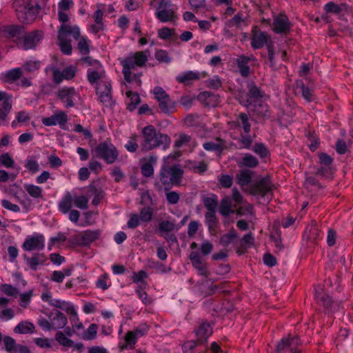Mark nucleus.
Instances as JSON below:
<instances>
[{"label":"nucleus","mask_w":353,"mask_h":353,"mask_svg":"<svg viewBox=\"0 0 353 353\" xmlns=\"http://www.w3.org/2000/svg\"><path fill=\"white\" fill-rule=\"evenodd\" d=\"M6 37L9 39H17L21 41L25 33V28L23 26H8L4 28L3 30Z\"/></svg>","instance_id":"obj_20"},{"label":"nucleus","mask_w":353,"mask_h":353,"mask_svg":"<svg viewBox=\"0 0 353 353\" xmlns=\"http://www.w3.org/2000/svg\"><path fill=\"white\" fill-rule=\"evenodd\" d=\"M92 152L108 164L114 163L119 157V151L111 143L104 141L95 147Z\"/></svg>","instance_id":"obj_5"},{"label":"nucleus","mask_w":353,"mask_h":353,"mask_svg":"<svg viewBox=\"0 0 353 353\" xmlns=\"http://www.w3.org/2000/svg\"><path fill=\"white\" fill-rule=\"evenodd\" d=\"M24 188L26 192L34 198L42 197V189L37 185L31 184H26Z\"/></svg>","instance_id":"obj_46"},{"label":"nucleus","mask_w":353,"mask_h":353,"mask_svg":"<svg viewBox=\"0 0 353 353\" xmlns=\"http://www.w3.org/2000/svg\"><path fill=\"white\" fill-rule=\"evenodd\" d=\"M254 244V236L252 233L245 234L241 239V247L243 249L250 248Z\"/></svg>","instance_id":"obj_59"},{"label":"nucleus","mask_w":353,"mask_h":353,"mask_svg":"<svg viewBox=\"0 0 353 353\" xmlns=\"http://www.w3.org/2000/svg\"><path fill=\"white\" fill-rule=\"evenodd\" d=\"M68 121L67 114L61 110L57 111L54 114L49 117L42 119V123L46 126H52L59 125L63 130H66L65 125Z\"/></svg>","instance_id":"obj_12"},{"label":"nucleus","mask_w":353,"mask_h":353,"mask_svg":"<svg viewBox=\"0 0 353 353\" xmlns=\"http://www.w3.org/2000/svg\"><path fill=\"white\" fill-rule=\"evenodd\" d=\"M0 165L8 168H14V161L8 153H3L0 156Z\"/></svg>","instance_id":"obj_54"},{"label":"nucleus","mask_w":353,"mask_h":353,"mask_svg":"<svg viewBox=\"0 0 353 353\" xmlns=\"http://www.w3.org/2000/svg\"><path fill=\"white\" fill-rule=\"evenodd\" d=\"M153 211L150 207L143 208L140 211L139 219L143 222H149L152 218Z\"/></svg>","instance_id":"obj_53"},{"label":"nucleus","mask_w":353,"mask_h":353,"mask_svg":"<svg viewBox=\"0 0 353 353\" xmlns=\"http://www.w3.org/2000/svg\"><path fill=\"white\" fill-rule=\"evenodd\" d=\"M170 138L167 134H143V140L141 144L143 150L149 151L156 147L166 148L170 143Z\"/></svg>","instance_id":"obj_6"},{"label":"nucleus","mask_w":353,"mask_h":353,"mask_svg":"<svg viewBox=\"0 0 353 353\" xmlns=\"http://www.w3.org/2000/svg\"><path fill=\"white\" fill-rule=\"evenodd\" d=\"M250 111L259 117H269V110L267 103L261 101H254L253 104H250L248 108Z\"/></svg>","instance_id":"obj_23"},{"label":"nucleus","mask_w":353,"mask_h":353,"mask_svg":"<svg viewBox=\"0 0 353 353\" xmlns=\"http://www.w3.org/2000/svg\"><path fill=\"white\" fill-rule=\"evenodd\" d=\"M74 204L76 207L85 210L88 208V199L85 196H79L73 198Z\"/></svg>","instance_id":"obj_60"},{"label":"nucleus","mask_w":353,"mask_h":353,"mask_svg":"<svg viewBox=\"0 0 353 353\" xmlns=\"http://www.w3.org/2000/svg\"><path fill=\"white\" fill-rule=\"evenodd\" d=\"M199 116L198 114H188L184 119V123L188 127H197L200 125Z\"/></svg>","instance_id":"obj_50"},{"label":"nucleus","mask_w":353,"mask_h":353,"mask_svg":"<svg viewBox=\"0 0 353 353\" xmlns=\"http://www.w3.org/2000/svg\"><path fill=\"white\" fill-rule=\"evenodd\" d=\"M55 340L61 345L65 347H72L73 345V341L67 338L65 334L59 331L55 334Z\"/></svg>","instance_id":"obj_47"},{"label":"nucleus","mask_w":353,"mask_h":353,"mask_svg":"<svg viewBox=\"0 0 353 353\" xmlns=\"http://www.w3.org/2000/svg\"><path fill=\"white\" fill-rule=\"evenodd\" d=\"M23 259L27 263L28 265L32 270H37L39 265H43L46 261V257L44 254L35 253L32 257L23 254Z\"/></svg>","instance_id":"obj_21"},{"label":"nucleus","mask_w":353,"mask_h":353,"mask_svg":"<svg viewBox=\"0 0 353 353\" xmlns=\"http://www.w3.org/2000/svg\"><path fill=\"white\" fill-rule=\"evenodd\" d=\"M199 79V74L193 71H188L176 77V80L181 83L188 84L190 81L197 80Z\"/></svg>","instance_id":"obj_39"},{"label":"nucleus","mask_w":353,"mask_h":353,"mask_svg":"<svg viewBox=\"0 0 353 353\" xmlns=\"http://www.w3.org/2000/svg\"><path fill=\"white\" fill-rule=\"evenodd\" d=\"M232 201L229 197H224L221 199L219 212L223 216H228L230 213L234 212L231 209Z\"/></svg>","instance_id":"obj_37"},{"label":"nucleus","mask_w":353,"mask_h":353,"mask_svg":"<svg viewBox=\"0 0 353 353\" xmlns=\"http://www.w3.org/2000/svg\"><path fill=\"white\" fill-rule=\"evenodd\" d=\"M254 172L250 170H242L236 174V178L237 183L241 185L245 186L248 185L252 179Z\"/></svg>","instance_id":"obj_26"},{"label":"nucleus","mask_w":353,"mask_h":353,"mask_svg":"<svg viewBox=\"0 0 353 353\" xmlns=\"http://www.w3.org/2000/svg\"><path fill=\"white\" fill-rule=\"evenodd\" d=\"M148 51L137 52L133 56L127 57L121 63L123 65V74L124 79L127 82H130L132 79L131 70L134 69L135 66H143L148 61L146 52Z\"/></svg>","instance_id":"obj_4"},{"label":"nucleus","mask_w":353,"mask_h":353,"mask_svg":"<svg viewBox=\"0 0 353 353\" xmlns=\"http://www.w3.org/2000/svg\"><path fill=\"white\" fill-rule=\"evenodd\" d=\"M142 174L145 177H150L154 174V169L150 162H146L142 164L141 167Z\"/></svg>","instance_id":"obj_62"},{"label":"nucleus","mask_w":353,"mask_h":353,"mask_svg":"<svg viewBox=\"0 0 353 353\" xmlns=\"http://www.w3.org/2000/svg\"><path fill=\"white\" fill-rule=\"evenodd\" d=\"M199 345H202L200 343H199L196 339L188 341L185 342L183 345L182 348L183 353H193L194 348Z\"/></svg>","instance_id":"obj_55"},{"label":"nucleus","mask_w":353,"mask_h":353,"mask_svg":"<svg viewBox=\"0 0 353 353\" xmlns=\"http://www.w3.org/2000/svg\"><path fill=\"white\" fill-rule=\"evenodd\" d=\"M87 77L90 84H97V86L105 77V71L102 70V68L101 69L89 68L87 71Z\"/></svg>","instance_id":"obj_25"},{"label":"nucleus","mask_w":353,"mask_h":353,"mask_svg":"<svg viewBox=\"0 0 353 353\" xmlns=\"http://www.w3.org/2000/svg\"><path fill=\"white\" fill-rule=\"evenodd\" d=\"M250 193L253 195H260L261 197L272 198V184L268 177H263L250 185Z\"/></svg>","instance_id":"obj_9"},{"label":"nucleus","mask_w":353,"mask_h":353,"mask_svg":"<svg viewBox=\"0 0 353 353\" xmlns=\"http://www.w3.org/2000/svg\"><path fill=\"white\" fill-rule=\"evenodd\" d=\"M10 112V103L6 101L3 104H0V125H4L7 117Z\"/></svg>","instance_id":"obj_45"},{"label":"nucleus","mask_w":353,"mask_h":353,"mask_svg":"<svg viewBox=\"0 0 353 353\" xmlns=\"http://www.w3.org/2000/svg\"><path fill=\"white\" fill-rule=\"evenodd\" d=\"M89 191L94 194L92 201V204L94 205H99L104 196L103 192L101 190L97 189L93 184L89 185Z\"/></svg>","instance_id":"obj_42"},{"label":"nucleus","mask_w":353,"mask_h":353,"mask_svg":"<svg viewBox=\"0 0 353 353\" xmlns=\"http://www.w3.org/2000/svg\"><path fill=\"white\" fill-rule=\"evenodd\" d=\"M176 10L177 6L170 0H161L155 15L161 22L175 21L177 19Z\"/></svg>","instance_id":"obj_7"},{"label":"nucleus","mask_w":353,"mask_h":353,"mask_svg":"<svg viewBox=\"0 0 353 353\" xmlns=\"http://www.w3.org/2000/svg\"><path fill=\"white\" fill-rule=\"evenodd\" d=\"M174 33V29H170L169 28L164 27L159 30L158 34L161 39L166 40L170 39Z\"/></svg>","instance_id":"obj_64"},{"label":"nucleus","mask_w":353,"mask_h":353,"mask_svg":"<svg viewBox=\"0 0 353 353\" xmlns=\"http://www.w3.org/2000/svg\"><path fill=\"white\" fill-rule=\"evenodd\" d=\"M139 136L137 134H134L128 142L125 145V148L130 152H134L137 151L139 145H138V139Z\"/></svg>","instance_id":"obj_51"},{"label":"nucleus","mask_w":353,"mask_h":353,"mask_svg":"<svg viewBox=\"0 0 353 353\" xmlns=\"http://www.w3.org/2000/svg\"><path fill=\"white\" fill-rule=\"evenodd\" d=\"M190 260L192 265L198 270L201 274H206L207 266L205 261L201 259L197 252H192L190 254Z\"/></svg>","instance_id":"obj_24"},{"label":"nucleus","mask_w":353,"mask_h":353,"mask_svg":"<svg viewBox=\"0 0 353 353\" xmlns=\"http://www.w3.org/2000/svg\"><path fill=\"white\" fill-rule=\"evenodd\" d=\"M77 48L81 54L85 55L89 53L90 48L88 41L85 37H82L80 38L77 44Z\"/></svg>","instance_id":"obj_57"},{"label":"nucleus","mask_w":353,"mask_h":353,"mask_svg":"<svg viewBox=\"0 0 353 353\" xmlns=\"http://www.w3.org/2000/svg\"><path fill=\"white\" fill-rule=\"evenodd\" d=\"M44 3V0H15L13 7L20 21L30 23L40 12Z\"/></svg>","instance_id":"obj_1"},{"label":"nucleus","mask_w":353,"mask_h":353,"mask_svg":"<svg viewBox=\"0 0 353 353\" xmlns=\"http://www.w3.org/2000/svg\"><path fill=\"white\" fill-rule=\"evenodd\" d=\"M249 99L251 100L252 99L254 100H258L263 97V92L261 90L260 88L256 85V84L252 81H249L247 83Z\"/></svg>","instance_id":"obj_28"},{"label":"nucleus","mask_w":353,"mask_h":353,"mask_svg":"<svg viewBox=\"0 0 353 353\" xmlns=\"http://www.w3.org/2000/svg\"><path fill=\"white\" fill-rule=\"evenodd\" d=\"M252 150L260 156L261 158L267 157L270 154V152L267 147L262 143H256Z\"/></svg>","instance_id":"obj_48"},{"label":"nucleus","mask_w":353,"mask_h":353,"mask_svg":"<svg viewBox=\"0 0 353 353\" xmlns=\"http://www.w3.org/2000/svg\"><path fill=\"white\" fill-rule=\"evenodd\" d=\"M97 330H98V326L97 324H95V323L90 324L89 327L87 329V330H85L83 333L81 338L83 340H86V341L94 340L97 336Z\"/></svg>","instance_id":"obj_40"},{"label":"nucleus","mask_w":353,"mask_h":353,"mask_svg":"<svg viewBox=\"0 0 353 353\" xmlns=\"http://www.w3.org/2000/svg\"><path fill=\"white\" fill-rule=\"evenodd\" d=\"M307 137L311 142L308 144V146L310 150L314 152L317 149L320 143L319 138L316 135H314V134H307Z\"/></svg>","instance_id":"obj_63"},{"label":"nucleus","mask_w":353,"mask_h":353,"mask_svg":"<svg viewBox=\"0 0 353 353\" xmlns=\"http://www.w3.org/2000/svg\"><path fill=\"white\" fill-rule=\"evenodd\" d=\"M259 165L258 159L249 154H245L241 159V161L239 163L240 167H248L254 168Z\"/></svg>","instance_id":"obj_38"},{"label":"nucleus","mask_w":353,"mask_h":353,"mask_svg":"<svg viewBox=\"0 0 353 353\" xmlns=\"http://www.w3.org/2000/svg\"><path fill=\"white\" fill-rule=\"evenodd\" d=\"M272 25L274 31L277 34H287L290 30V23L285 14L277 16Z\"/></svg>","instance_id":"obj_16"},{"label":"nucleus","mask_w":353,"mask_h":353,"mask_svg":"<svg viewBox=\"0 0 353 353\" xmlns=\"http://www.w3.org/2000/svg\"><path fill=\"white\" fill-rule=\"evenodd\" d=\"M44 246V236L42 234L26 239L23 244V248L26 251L41 250Z\"/></svg>","instance_id":"obj_15"},{"label":"nucleus","mask_w":353,"mask_h":353,"mask_svg":"<svg viewBox=\"0 0 353 353\" xmlns=\"http://www.w3.org/2000/svg\"><path fill=\"white\" fill-rule=\"evenodd\" d=\"M202 201L208 212H216L218 206V197L216 194H212L211 196H203Z\"/></svg>","instance_id":"obj_34"},{"label":"nucleus","mask_w":353,"mask_h":353,"mask_svg":"<svg viewBox=\"0 0 353 353\" xmlns=\"http://www.w3.org/2000/svg\"><path fill=\"white\" fill-rule=\"evenodd\" d=\"M321 291L316 290L315 292V298L317 302L324 306L326 309H329V307L332 304V300L331 297L323 292L322 289H320Z\"/></svg>","instance_id":"obj_32"},{"label":"nucleus","mask_w":353,"mask_h":353,"mask_svg":"<svg viewBox=\"0 0 353 353\" xmlns=\"http://www.w3.org/2000/svg\"><path fill=\"white\" fill-rule=\"evenodd\" d=\"M205 219L209 232L215 233L218 225V219L216 216V212H207L205 214Z\"/></svg>","instance_id":"obj_27"},{"label":"nucleus","mask_w":353,"mask_h":353,"mask_svg":"<svg viewBox=\"0 0 353 353\" xmlns=\"http://www.w3.org/2000/svg\"><path fill=\"white\" fill-rule=\"evenodd\" d=\"M300 343V339L297 336L283 337L278 343L276 351V353H292L299 351L297 347Z\"/></svg>","instance_id":"obj_10"},{"label":"nucleus","mask_w":353,"mask_h":353,"mask_svg":"<svg viewBox=\"0 0 353 353\" xmlns=\"http://www.w3.org/2000/svg\"><path fill=\"white\" fill-rule=\"evenodd\" d=\"M296 88L299 90L301 92L302 97L308 102L312 101L314 100V96L313 94L312 90H311L308 87H307L303 81H296Z\"/></svg>","instance_id":"obj_30"},{"label":"nucleus","mask_w":353,"mask_h":353,"mask_svg":"<svg viewBox=\"0 0 353 353\" xmlns=\"http://www.w3.org/2000/svg\"><path fill=\"white\" fill-rule=\"evenodd\" d=\"M233 139L238 142L240 148H249L253 141V137L248 134H238Z\"/></svg>","instance_id":"obj_29"},{"label":"nucleus","mask_w":353,"mask_h":353,"mask_svg":"<svg viewBox=\"0 0 353 353\" xmlns=\"http://www.w3.org/2000/svg\"><path fill=\"white\" fill-rule=\"evenodd\" d=\"M212 328L207 322L201 323L198 328L194 330L196 340L202 345L207 343L208 339L212 335Z\"/></svg>","instance_id":"obj_17"},{"label":"nucleus","mask_w":353,"mask_h":353,"mask_svg":"<svg viewBox=\"0 0 353 353\" xmlns=\"http://www.w3.org/2000/svg\"><path fill=\"white\" fill-rule=\"evenodd\" d=\"M48 316L50 321L52 322L53 330L63 328L68 323L67 318L64 314L58 310H56L54 313L51 312Z\"/></svg>","instance_id":"obj_19"},{"label":"nucleus","mask_w":353,"mask_h":353,"mask_svg":"<svg viewBox=\"0 0 353 353\" xmlns=\"http://www.w3.org/2000/svg\"><path fill=\"white\" fill-rule=\"evenodd\" d=\"M153 93L155 99L159 102V107L161 112L169 114L174 111L175 102L171 100L170 96L161 87H155Z\"/></svg>","instance_id":"obj_8"},{"label":"nucleus","mask_w":353,"mask_h":353,"mask_svg":"<svg viewBox=\"0 0 353 353\" xmlns=\"http://www.w3.org/2000/svg\"><path fill=\"white\" fill-rule=\"evenodd\" d=\"M4 349L7 352L16 353L17 344L15 340L9 336H5L3 337Z\"/></svg>","instance_id":"obj_41"},{"label":"nucleus","mask_w":353,"mask_h":353,"mask_svg":"<svg viewBox=\"0 0 353 353\" xmlns=\"http://www.w3.org/2000/svg\"><path fill=\"white\" fill-rule=\"evenodd\" d=\"M70 34H72L74 39L78 40L80 37L79 27L62 24L58 31L59 46L61 52L67 55L71 54L72 51L71 41L67 38Z\"/></svg>","instance_id":"obj_2"},{"label":"nucleus","mask_w":353,"mask_h":353,"mask_svg":"<svg viewBox=\"0 0 353 353\" xmlns=\"http://www.w3.org/2000/svg\"><path fill=\"white\" fill-rule=\"evenodd\" d=\"M254 59L253 56L246 57L245 55L240 56L236 59V63L242 77H247L250 74V69L248 63Z\"/></svg>","instance_id":"obj_22"},{"label":"nucleus","mask_w":353,"mask_h":353,"mask_svg":"<svg viewBox=\"0 0 353 353\" xmlns=\"http://www.w3.org/2000/svg\"><path fill=\"white\" fill-rule=\"evenodd\" d=\"M74 203L73 197L70 192H67L62 200L60 201L59 210L64 214L68 212L72 207Z\"/></svg>","instance_id":"obj_31"},{"label":"nucleus","mask_w":353,"mask_h":353,"mask_svg":"<svg viewBox=\"0 0 353 353\" xmlns=\"http://www.w3.org/2000/svg\"><path fill=\"white\" fill-rule=\"evenodd\" d=\"M158 228L161 232H170L174 230L175 225L169 221H162L159 223Z\"/></svg>","instance_id":"obj_58"},{"label":"nucleus","mask_w":353,"mask_h":353,"mask_svg":"<svg viewBox=\"0 0 353 353\" xmlns=\"http://www.w3.org/2000/svg\"><path fill=\"white\" fill-rule=\"evenodd\" d=\"M342 6L344 5H338L332 1H330L325 5L324 9L327 12L329 13L339 14L343 10Z\"/></svg>","instance_id":"obj_56"},{"label":"nucleus","mask_w":353,"mask_h":353,"mask_svg":"<svg viewBox=\"0 0 353 353\" xmlns=\"http://www.w3.org/2000/svg\"><path fill=\"white\" fill-rule=\"evenodd\" d=\"M154 57L161 63H169L171 61V58L168 52L164 50H157L154 54Z\"/></svg>","instance_id":"obj_52"},{"label":"nucleus","mask_w":353,"mask_h":353,"mask_svg":"<svg viewBox=\"0 0 353 353\" xmlns=\"http://www.w3.org/2000/svg\"><path fill=\"white\" fill-rule=\"evenodd\" d=\"M21 75L22 72L21 69L17 68L8 71L5 75V78L6 79V81L12 82L19 79Z\"/></svg>","instance_id":"obj_49"},{"label":"nucleus","mask_w":353,"mask_h":353,"mask_svg":"<svg viewBox=\"0 0 353 353\" xmlns=\"http://www.w3.org/2000/svg\"><path fill=\"white\" fill-rule=\"evenodd\" d=\"M126 96L130 99V102L127 103V108L130 111H133L137 105L140 103L141 99L137 92H133L130 90L126 92Z\"/></svg>","instance_id":"obj_36"},{"label":"nucleus","mask_w":353,"mask_h":353,"mask_svg":"<svg viewBox=\"0 0 353 353\" xmlns=\"http://www.w3.org/2000/svg\"><path fill=\"white\" fill-rule=\"evenodd\" d=\"M111 84L109 81H101L96 87L97 93L99 94L100 101L105 105L112 104Z\"/></svg>","instance_id":"obj_14"},{"label":"nucleus","mask_w":353,"mask_h":353,"mask_svg":"<svg viewBox=\"0 0 353 353\" xmlns=\"http://www.w3.org/2000/svg\"><path fill=\"white\" fill-rule=\"evenodd\" d=\"M57 98L67 108L74 106V100L79 97L77 92L73 87H63L57 92Z\"/></svg>","instance_id":"obj_11"},{"label":"nucleus","mask_w":353,"mask_h":353,"mask_svg":"<svg viewBox=\"0 0 353 353\" xmlns=\"http://www.w3.org/2000/svg\"><path fill=\"white\" fill-rule=\"evenodd\" d=\"M34 325L28 321H21L14 329L15 333L19 334H32L34 332Z\"/></svg>","instance_id":"obj_33"},{"label":"nucleus","mask_w":353,"mask_h":353,"mask_svg":"<svg viewBox=\"0 0 353 353\" xmlns=\"http://www.w3.org/2000/svg\"><path fill=\"white\" fill-rule=\"evenodd\" d=\"M270 37L268 33L259 30H253L251 46L254 49H259L267 45Z\"/></svg>","instance_id":"obj_18"},{"label":"nucleus","mask_w":353,"mask_h":353,"mask_svg":"<svg viewBox=\"0 0 353 353\" xmlns=\"http://www.w3.org/2000/svg\"><path fill=\"white\" fill-rule=\"evenodd\" d=\"M236 123L239 126H241L243 128L245 132L250 131V123L247 114L240 113L236 120Z\"/></svg>","instance_id":"obj_44"},{"label":"nucleus","mask_w":353,"mask_h":353,"mask_svg":"<svg viewBox=\"0 0 353 353\" xmlns=\"http://www.w3.org/2000/svg\"><path fill=\"white\" fill-rule=\"evenodd\" d=\"M0 290L8 296H17L18 290L16 288L10 284H3L0 287Z\"/></svg>","instance_id":"obj_61"},{"label":"nucleus","mask_w":353,"mask_h":353,"mask_svg":"<svg viewBox=\"0 0 353 353\" xmlns=\"http://www.w3.org/2000/svg\"><path fill=\"white\" fill-rule=\"evenodd\" d=\"M43 34L41 31L34 30L26 34H23L20 41L21 47L24 50H29L35 47L42 39Z\"/></svg>","instance_id":"obj_13"},{"label":"nucleus","mask_w":353,"mask_h":353,"mask_svg":"<svg viewBox=\"0 0 353 353\" xmlns=\"http://www.w3.org/2000/svg\"><path fill=\"white\" fill-rule=\"evenodd\" d=\"M183 173L180 165H163L160 171V180L164 185H179L181 183Z\"/></svg>","instance_id":"obj_3"},{"label":"nucleus","mask_w":353,"mask_h":353,"mask_svg":"<svg viewBox=\"0 0 353 353\" xmlns=\"http://www.w3.org/2000/svg\"><path fill=\"white\" fill-rule=\"evenodd\" d=\"M83 236V241L84 243V246L89 245L92 242L97 240L100 235V231L99 230H85L81 232Z\"/></svg>","instance_id":"obj_35"},{"label":"nucleus","mask_w":353,"mask_h":353,"mask_svg":"<svg viewBox=\"0 0 353 353\" xmlns=\"http://www.w3.org/2000/svg\"><path fill=\"white\" fill-rule=\"evenodd\" d=\"M236 238H237V234L234 229H232L229 233L221 236L220 243L223 247H228L232 242L233 239Z\"/></svg>","instance_id":"obj_43"}]
</instances>
